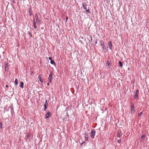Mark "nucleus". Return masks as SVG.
Here are the masks:
<instances>
[{
	"label": "nucleus",
	"mask_w": 149,
	"mask_h": 149,
	"mask_svg": "<svg viewBox=\"0 0 149 149\" xmlns=\"http://www.w3.org/2000/svg\"><path fill=\"white\" fill-rule=\"evenodd\" d=\"M38 78L39 79L40 81L41 82H42L43 81L42 80L41 78V77H40V75H39V76L38 77Z\"/></svg>",
	"instance_id": "nucleus-15"
},
{
	"label": "nucleus",
	"mask_w": 149,
	"mask_h": 149,
	"mask_svg": "<svg viewBox=\"0 0 149 149\" xmlns=\"http://www.w3.org/2000/svg\"><path fill=\"white\" fill-rule=\"evenodd\" d=\"M20 87L22 88H23V82H20Z\"/></svg>",
	"instance_id": "nucleus-17"
},
{
	"label": "nucleus",
	"mask_w": 149,
	"mask_h": 149,
	"mask_svg": "<svg viewBox=\"0 0 149 149\" xmlns=\"http://www.w3.org/2000/svg\"><path fill=\"white\" fill-rule=\"evenodd\" d=\"M49 60H51H51H52V57H49Z\"/></svg>",
	"instance_id": "nucleus-30"
},
{
	"label": "nucleus",
	"mask_w": 149,
	"mask_h": 149,
	"mask_svg": "<svg viewBox=\"0 0 149 149\" xmlns=\"http://www.w3.org/2000/svg\"><path fill=\"white\" fill-rule=\"evenodd\" d=\"M6 87H8V85H6Z\"/></svg>",
	"instance_id": "nucleus-36"
},
{
	"label": "nucleus",
	"mask_w": 149,
	"mask_h": 149,
	"mask_svg": "<svg viewBox=\"0 0 149 149\" xmlns=\"http://www.w3.org/2000/svg\"><path fill=\"white\" fill-rule=\"evenodd\" d=\"M80 42H82L81 41V40H80Z\"/></svg>",
	"instance_id": "nucleus-38"
},
{
	"label": "nucleus",
	"mask_w": 149,
	"mask_h": 149,
	"mask_svg": "<svg viewBox=\"0 0 149 149\" xmlns=\"http://www.w3.org/2000/svg\"><path fill=\"white\" fill-rule=\"evenodd\" d=\"M139 91L138 90H136L134 93V98L136 99H138V97Z\"/></svg>",
	"instance_id": "nucleus-3"
},
{
	"label": "nucleus",
	"mask_w": 149,
	"mask_h": 149,
	"mask_svg": "<svg viewBox=\"0 0 149 149\" xmlns=\"http://www.w3.org/2000/svg\"><path fill=\"white\" fill-rule=\"evenodd\" d=\"M143 115V113L142 112H141L139 114V116L140 117H141Z\"/></svg>",
	"instance_id": "nucleus-24"
},
{
	"label": "nucleus",
	"mask_w": 149,
	"mask_h": 149,
	"mask_svg": "<svg viewBox=\"0 0 149 149\" xmlns=\"http://www.w3.org/2000/svg\"><path fill=\"white\" fill-rule=\"evenodd\" d=\"M86 11L88 13H91V12L89 9H88V10L86 9Z\"/></svg>",
	"instance_id": "nucleus-26"
},
{
	"label": "nucleus",
	"mask_w": 149,
	"mask_h": 149,
	"mask_svg": "<svg viewBox=\"0 0 149 149\" xmlns=\"http://www.w3.org/2000/svg\"><path fill=\"white\" fill-rule=\"evenodd\" d=\"M122 132L120 130H118V131L117 133V137L120 138L122 136Z\"/></svg>",
	"instance_id": "nucleus-5"
},
{
	"label": "nucleus",
	"mask_w": 149,
	"mask_h": 149,
	"mask_svg": "<svg viewBox=\"0 0 149 149\" xmlns=\"http://www.w3.org/2000/svg\"><path fill=\"white\" fill-rule=\"evenodd\" d=\"M30 33V36L31 37H32V34L31 33Z\"/></svg>",
	"instance_id": "nucleus-35"
},
{
	"label": "nucleus",
	"mask_w": 149,
	"mask_h": 149,
	"mask_svg": "<svg viewBox=\"0 0 149 149\" xmlns=\"http://www.w3.org/2000/svg\"><path fill=\"white\" fill-rule=\"evenodd\" d=\"M33 25L34 26V28L36 29H37V26H36V22H35V19H34L33 20Z\"/></svg>",
	"instance_id": "nucleus-12"
},
{
	"label": "nucleus",
	"mask_w": 149,
	"mask_h": 149,
	"mask_svg": "<svg viewBox=\"0 0 149 149\" xmlns=\"http://www.w3.org/2000/svg\"><path fill=\"white\" fill-rule=\"evenodd\" d=\"M90 38H91V40H89V42H92V40H93V39H92V36H90Z\"/></svg>",
	"instance_id": "nucleus-28"
},
{
	"label": "nucleus",
	"mask_w": 149,
	"mask_h": 149,
	"mask_svg": "<svg viewBox=\"0 0 149 149\" xmlns=\"http://www.w3.org/2000/svg\"><path fill=\"white\" fill-rule=\"evenodd\" d=\"M12 0V1H13V3H15V1L14 0Z\"/></svg>",
	"instance_id": "nucleus-31"
},
{
	"label": "nucleus",
	"mask_w": 149,
	"mask_h": 149,
	"mask_svg": "<svg viewBox=\"0 0 149 149\" xmlns=\"http://www.w3.org/2000/svg\"><path fill=\"white\" fill-rule=\"evenodd\" d=\"M106 64L109 65L110 64V62L109 61H107V62Z\"/></svg>",
	"instance_id": "nucleus-25"
},
{
	"label": "nucleus",
	"mask_w": 149,
	"mask_h": 149,
	"mask_svg": "<svg viewBox=\"0 0 149 149\" xmlns=\"http://www.w3.org/2000/svg\"><path fill=\"white\" fill-rule=\"evenodd\" d=\"M84 143V141H83L81 143V145H82V144H83Z\"/></svg>",
	"instance_id": "nucleus-32"
},
{
	"label": "nucleus",
	"mask_w": 149,
	"mask_h": 149,
	"mask_svg": "<svg viewBox=\"0 0 149 149\" xmlns=\"http://www.w3.org/2000/svg\"><path fill=\"white\" fill-rule=\"evenodd\" d=\"M5 69L6 71L8 70V64L7 63L5 65Z\"/></svg>",
	"instance_id": "nucleus-14"
},
{
	"label": "nucleus",
	"mask_w": 149,
	"mask_h": 149,
	"mask_svg": "<svg viewBox=\"0 0 149 149\" xmlns=\"http://www.w3.org/2000/svg\"><path fill=\"white\" fill-rule=\"evenodd\" d=\"M0 128H2V123L1 122L0 123Z\"/></svg>",
	"instance_id": "nucleus-29"
},
{
	"label": "nucleus",
	"mask_w": 149,
	"mask_h": 149,
	"mask_svg": "<svg viewBox=\"0 0 149 149\" xmlns=\"http://www.w3.org/2000/svg\"><path fill=\"white\" fill-rule=\"evenodd\" d=\"M15 84L16 85V86H17L18 84V80H17V79H15Z\"/></svg>",
	"instance_id": "nucleus-19"
},
{
	"label": "nucleus",
	"mask_w": 149,
	"mask_h": 149,
	"mask_svg": "<svg viewBox=\"0 0 149 149\" xmlns=\"http://www.w3.org/2000/svg\"><path fill=\"white\" fill-rule=\"evenodd\" d=\"M35 17L37 23H39L40 22V21L39 19V17L37 14H36L35 15Z\"/></svg>",
	"instance_id": "nucleus-6"
},
{
	"label": "nucleus",
	"mask_w": 149,
	"mask_h": 149,
	"mask_svg": "<svg viewBox=\"0 0 149 149\" xmlns=\"http://www.w3.org/2000/svg\"><path fill=\"white\" fill-rule=\"evenodd\" d=\"M101 46H102V47H103V48L104 49H106V46H105V45L104 44V42H102L101 43Z\"/></svg>",
	"instance_id": "nucleus-10"
},
{
	"label": "nucleus",
	"mask_w": 149,
	"mask_h": 149,
	"mask_svg": "<svg viewBox=\"0 0 149 149\" xmlns=\"http://www.w3.org/2000/svg\"><path fill=\"white\" fill-rule=\"evenodd\" d=\"M108 45L110 49L111 50L112 49V44L111 41H109L108 43Z\"/></svg>",
	"instance_id": "nucleus-7"
},
{
	"label": "nucleus",
	"mask_w": 149,
	"mask_h": 149,
	"mask_svg": "<svg viewBox=\"0 0 149 149\" xmlns=\"http://www.w3.org/2000/svg\"><path fill=\"white\" fill-rule=\"evenodd\" d=\"M134 105H132L131 107V113H134Z\"/></svg>",
	"instance_id": "nucleus-4"
},
{
	"label": "nucleus",
	"mask_w": 149,
	"mask_h": 149,
	"mask_svg": "<svg viewBox=\"0 0 149 149\" xmlns=\"http://www.w3.org/2000/svg\"><path fill=\"white\" fill-rule=\"evenodd\" d=\"M49 83H48L47 84V86H49Z\"/></svg>",
	"instance_id": "nucleus-34"
},
{
	"label": "nucleus",
	"mask_w": 149,
	"mask_h": 149,
	"mask_svg": "<svg viewBox=\"0 0 149 149\" xmlns=\"http://www.w3.org/2000/svg\"><path fill=\"white\" fill-rule=\"evenodd\" d=\"M84 137L85 140L86 141H87L88 140V135L87 133H86V132L85 133Z\"/></svg>",
	"instance_id": "nucleus-13"
},
{
	"label": "nucleus",
	"mask_w": 149,
	"mask_h": 149,
	"mask_svg": "<svg viewBox=\"0 0 149 149\" xmlns=\"http://www.w3.org/2000/svg\"><path fill=\"white\" fill-rule=\"evenodd\" d=\"M68 17H66V20H68Z\"/></svg>",
	"instance_id": "nucleus-33"
},
{
	"label": "nucleus",
	"mask_w": 149,
	"mask_h": 149,
	"mask_svg": "<svg viewBox=\"0 0 149 149\" xmlns=\"http://www.w3.org/2000/svg\"><path fill=\"white\" fill-rule=\"evenodd\" d=\"M97 40L96 41V42H95V44H97Z\"/></svg>",
	"instance_id": "nucleus-37"
},
{
	"label": "nucleus",
	"mask_w": 149,
	"mask_h": 149,
	"mask_svg": "<svg viewBox=\"0 0 149 149\" xmlns=\"http://www.w3.org/2000/svg\"><path fill=\"white\" fill-rule=\"evenodd\" d=\"M121 140H120V139H119V140H118V143H120V142H121Z\"/></svg>",
	"instance_id": "nucleus-27"
},
{
	"label": "nucleus",
	"mask_w": 149,
	"mask_h": 149,
	"mask_svg": "<svg viewBox=\"0 0 149 149\" xmlns=\"http://www.w3.org/2000/svg\"><path fill=\"white\" fill-rule=\"evenodd\" d=\"M50 63L51 64H54V65H55L56 64L55 63L54 61L52 60H51L50 61Z\"/></svg>",
	"instance_id": "nucleus-20"
},
{
	"label": "nucleus",
	"mask_w": 149,
	"mask_h": 149,
	"mask_svg": "<svg viewBox=\"0 0 149 149\" xmlns=\"http://www.w3.org/2000/svg\"><path fill=\"white\" fill-rule=\"evenodd\" d=\"M95 134V130H92L91 131V137L92 139H93L94 138Z\"/></svg>",
	"instance_id": "nucleus-1"
},
{
	"label": "nucleus",
	"mask_w": 149,
	"mask_h": 149,
	"mask_svg": "<svg viewBox=\"0 0 149 149\" xmlns=\"http://www.w3.org/2000/svg\"><path fill=\"white\" fill-rule=\"evenodd\" d=\"M145 138V135H142L141 136V139H144Z\"/></svg>",
	"instance_id": "nucleus-22"
},
{
	"label": "nucleus",
	"mask_w": 149,
	"mask_h": 149,
	"mask_svg": "<svg viewBox=\"0 0 149 149\" xmlns=\"http://www.w3.org/2000/svg\"><path fill=\"white\" fill-rule=\"evenodd\" d=\"M29 13L30 15L31 16L32 15V11L31 10V8H29Z\"/></svg>",
	"instance_id": "nucleus-18"
},
{
	"label": "nucleus",
	"mask_w": 149,
	"mask_h": 149,
	"mask_svg": "<svg viewBox=\"0 0 149 149\" xmlns=\"http://www.w3.org/2000/svg\"><path fill=\"white\" fill-rule=\"evenodd\" d=\"M47 100H46L45 102V103L44 105V106L45 107H44V111H46V109L47 108Z\"/></svg>",
	"instance_id": "nucleus-11"
},
{
	"label": "nucleus",
	"mask_w": 149,
	"mask_h": 149,
	"mask_svg": "<svg viewBox=\"0 0 149 149\" xmlns=\"http://www.w3.org/2000/svg\"><path fill=\"white\" fill-rule=\"evenodd\" d=\"M119 66L120 67V68H122L123 67V65L122 62L120 61H119Z\"/></svg>",
	"instance_id": "nucleus-16"
},
{
	"label": "nucleus",
	"mask_w": 149,
	"mask_h": 149,
	"mask_svg": "<svg viewBox=\"0 0 149 149\" xmlns=\"http://www.w3.org/2000/svg\"><path fill=\"white\" fill-rule=\"evenodd\" d=\"M51 115V113L49 111H48L46 114L45 118H48Z\"/></svg>",
	"instance_id": "nucleus-8"
},
{
	"label": "nucleus",
	"mask_w": 149,
	"mask_h": 149,
	"mask_svg": "<svg viewBox=\"0 0 149 149\" xmlns=\"http://www.w3.org/2000/svg\"><path fill=\"white\" fill-rule=\"evenodd\" d=\"M30 137V134L29 133H28L27 134V136H26L27 138H29Z\"/></svg>",
	"instance_id": "nucleus-23"
},
{
	"label": "nucleus",
	"mask_w": 149,
	"mask_h": 149,
	"mask_svg": "<svg viewBox=\"0 0 149 149\" xmlns=\"http://www.w3.org/2000/svg\"><path fill=\"white\" fill-rule=\"evenodd\" d=\"M82 6H83V8L85 10H86L87 8L86 7V4L85 3H82Z\"/></svg>",
	"instance_id": "nucleus-9"
},
{
	"label": "nucleus",
	"mask_w": 149,
	"mask_h": 149,
	"mask_svg": "<svg viewBox=\"0 0 149 149\" xmlns=\"http://www.w3.org/2000/svg\"><path fill=\"white\" fill-rule=\"evenodd\" d=\"M10 108L11 110H13V104H11L10 105Z\"/></svg>",
	"instance_id": "nucleus-21"
},
{
	"label": "nucleus",
	"mask_w": 149,
	"mask_h": 149,
	"mask_svg": "<svg viewBox=\"0 0 149 149\" xmlns=\"http://www.w3.org/2000/svg\"><path fill=\"white\" fill-rule=\"evenodd\" d=\"M50 74H49L48 79L49 82V83L52 82V73L50 72Z\"/></svg>",
	"instance_id": "nucleus-2"
}]
</instances>
